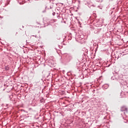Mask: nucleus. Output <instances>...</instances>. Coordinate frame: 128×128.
Segmentation results:
<instances>
[{"instance_id":"nucleus-1","label":"nucleus","mask_w":128,"mask_h":128,"mask_svg":"<svg viewBox=\"0 0 128 128\" xmlns=\"http://www.w3.org/2000/svg\"><path fill=\"white\" fill-rule=\"evenodd\" d=\"M114 76L115 80H118L120 82H124V75L120 74L115 73Z\"/></svg>"},{"instance_id":"nucleus-2","label":"nucleus","mask_w":128,"mask_h":128,"mask_svg":"<svg viewBox=\"0 0 128 128\" xmlns=\"http://www.w3.org/2000/svg\"><path fill=\"white\" fill-rule=\"evenodd\" d=\"M66 58L68 62H70L72 60V56L68 54L66 55Z\"/></svg>"},{"instance_id":"nucleus-3","label":"nucleus","mask_w":128,"mask_h":128,"mask_svg":"<svg viewBox=\"0 0 128 128\" xmlns=\"http://www.w3.org/2000/svg\"><path fill=\"white\" fill-rule=\"evenodd\" d=\"M121 112H126V114L128 113V107L126 106H123L121 107L120 109Z\"/></svg>"},{"instance_id":"nucleus-4","label":"nucleus","mask_w":128,"mask_h":128,"mask_svg":"<svg viewBox=\"0 0 128 128\" xmlns=\"http://www.w3.org/2000/svg\"><path fill=\"white\" fill-rule=\"evenodd\" d=\"M103 88H106H106H108V85L104 84V86H103Z\"/></svg>"},{"instance_id":"nucleus-5","label":"nucleus","mask_w":128,"mask_h":128,"mask_svg":"<svg viewBox=\"0 0 128 128\" xmlns=\"http://www.w3.org/2000/svg\"><path fill=\"white\" fill-rule=\"evenodd\" d=\"M37 24H38V26H37L38 28L40 27V26H42V23L40 22H36Z\"/></svg>"},{"instance_id":"nucleus-6","label":"nucleus","mask_w":128,"mask_h":128,"mask_svg":"<svg viewBox=\"0 0 128 128\" xmlns=\"http://www.w3.org/2000/svg\"><path fill=\"white\" fill-rule=\"evenodd\" d=\"M10 70V67H8V66H6L5 70Z\"/></svg>"},{"instance_id":"nucleus-7","label":"nucleus","mask_w":128,"mask_h":128,"mask_svg":"<svg viewBox=\"0 0 128 128\" xmlns=\"http://www.w3.org/2000/svg\"><path fill=\"white\" fill-rule=\"evenodd\" d=\"M44 99H43V98H41L40 99V102H44Z\"/></svg>"},{"instance_id":"nucleus-8","label":"nucleus","mask_w":128,"mask_h":128,"mask_svg":"<svg viewBox=\"0 0 128 128\" xmlns=\"http://www.w3.org/2000/svg\"><path fill=\"white\" fill-rule=\"evenodd\" d=\"M35 36V38H38V36H40L38 35H35V36Z\"/></svg>"},{"instance_id":"nucleus-9","label":"nucleus","mask_w":128,"mask_h":128,"mask_svg":"<svg viewBox=\"0 0 128 128\" xmlns=\"http://www.w3.org/2000/svg\"><path fill=\"white\" fill-rule=\"evenodd\" d=\"M52 16H56V12H54L52 13Z\"/></svg>"},{"instance_id":"nucleus-10","label":"nucleus","mask_w":128,"mask_h":128,"mask_svg":"<svg viewBox=\"0 0 128 128\" xmlns=\"http://www.w3.org/2000/svg\"><path fill=\"white\" fill-rule=\"evenodd\" d=\"M46 12V10H42V12Z\"/></svg>"},{"instance_id":"nucleus-11","label":"nucleus","mask_w":128,"mask_h":128,"mask_svg":"<svg viewBox=\"0 0 128 128\" xmlns=\"http://www.w3.org/2000/svg\"><path fill=\"white\" fill-rule=\"evenodd\" d=\"M110 66V64H109L108 66Z\"/></svg>"},{"instance_id":"nucleus-12","label":"nucleus","mask_w":128,"mask_h":128,"mask_svg":"<svg viewBox=\"0 0 128 128\" xmlns=\"http://www.w3.org/2000/svg\"><path fill=\"white\" fill-rule=\"evenodd\" d=\"M124 114H126V112H124Z\"/></svg>"},{"instance_id":"nucleus-13","label":"nucleus","mask_w":128,"mask_h":128,"mask_svg":"<svg viewBox=\"0 0 128 128\" xmlns=\"http://www.w3.org/2000/svg\"><path fill=\"white\" fill-rule=\"evenodd\" d=\"M8 4H7V5H8Z\"/></svg>"}]
</instances>
